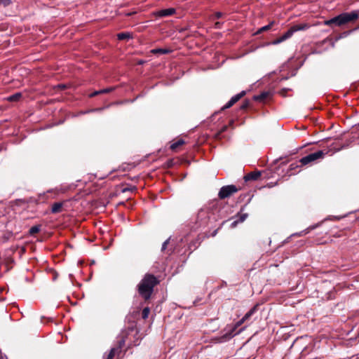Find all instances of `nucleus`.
<instances>
[{"label": "nucleus", "mask_w": 359, "mask_h": 359, "mask_svg": "<svg viewBox=\"0 0 359 359\" xmlns=\"http://www.w3.org/2000/svg\"><path fill=\"white\" fill-rule=\"evenodd\" d=\"M222 16H223V13H221V12H217V13H215V18H222Z\"/></svg>", "instance_id": "473e14b6"}, {"label": "nucleus", "mask_w": 359, "mask_h": 359, "mask_svg": "<svg viewBox=\"0 0 359 359\" xmlns=\"http://www.w3.org/2000/svg\"><path fill=\"white\" fill-rule=\"evenodd\" d=\"M274 24V22H271V23H269V25H265V26H263L258 31H257V33H262L264 31H267L269 29H271V27H272V25Z\"/></svg>", "instance_id": "412c9836"}, {"label": "nucleus", "mask_w": 359, "mask_h": 359, "mask_svg": "<svg viewBox=\"0 0 359 359\" xmlns=\"http://www.w3.org/2000/svg\"><path fill=\"white\" fill-rule=\"evenodd\" d=\"M114 89H115L114 87H110V88H104L102 90H100V94L108 93L112 92Z\"/></svg>", "instance_id": "a878e982"}, {"label": "nucleus", "mask_w": 359, "mask_h": 359, "mask_svg": "<svg viewBox=\"0 0 359 359\" xmlns=\"http://www.w3.org/2000/svg\"><path fill=\"white\" fill-rule=\"evenodd\" d=\"M220 25H221L220 22H216L215 25V28H219L220 27Z\"/></svg>", "instance_id": "c9c22d12"}, {"label": "nucleus", "mask_w": 359, "mask_h": 359, "mask_svg": "<svg viewBox=\"0 0 359 359\" xmlns=\"http://www.w3.org/2000/svg\"><path fill=\"white\" fill-rule=\"evenodd\" d=\"M258 305L254 306L249 311H248L245 316L238 320L235 325L230 328L229 330H226V332L221 336L220 337V341L224 342L229 340L232 337H233L235 335H236L237 333H233L234 330H236V328L239 326H241L243 323L245 322H247L250 320L252 316L257 312V311Z\"/></svg>", "instance_id": "f03ea898"}, {"label": "nucleus", "mask_w": 359, "mask_h": 359, "mask_svg": "<svg viewBox=\"0 0 359 359\" xmlns=\"http://www.w3.org/2000/svg\"><path fill=\"white\" fill-rule=\"evenodd\" d=\"M158 283L156 278L151 274H146L138 284V292L145 300L149 299L154 291V287Z\"/></svg>", "instance_id": "f257e3e1"}, {"label": "nucleus", "mask_w": 359, "mask_h": 359, "mask_svg": "<svg viewBox=\"0 0 359 359\" xmlns=\"http://www.w3.org/2000/svg\"><path fill=\"white\" fill-rule=\"evenodd\" d=\"M248 105V102H246L243 103V104L241 106V109H245V108H247Z\"/></svg>", "instance_id": "f704fd0d"}, {"label": "nucleus", "mask_w": 359, "mask_h": 359, "mask_svg": "<svg viewBox=\"0 0 359 359\" xmlns=\"http://www.w3.org/2000/svg\"><path fill=\"white\" fill-rule=\"evenodd\" d=\"M341 25H344L350 22L354 21L358 18V11H352L351 13H343L340 14Z\"/></svg>", "instance_id": "423d86ee"}, {"label": "nucleus", "mask_w": 359, "mask_h": 359, "mask_svg": "<svg viewBox=\"0 0 359 359\" xmlns=\"http://www.w3.org/2000/svg\"><path fill=\"white\" fill-rule=\"evenodd\" d=\"M184 144V141L182 139L180 140H178L177 141H176L175 142L172 143L170 146V148L172 149V150H175L178 147Z\"/></svg>", "instance_id": "a211bd4d"}, {"label": "nucleus", "mask_w": 359, "mask_h": 359, "mask_svg": "<svg viewBox=\"0 0 359 359\" xmlns=\"http://www.w3.org/2000/svg\"><path fill=\"white\" fill-rule=\"evenodd\" d=\"M234 104V102H233L231 100L222 107V109L230 108L231 106Z\"/></svg>", "instance_id": "bb28decb"}, {"label": "nucleus", "mask_w": 359, "mask_h": 359, "mask_svg": "<svg viewBox=\"0 0 359 359\" xmlns=\"http://www.w3.org/2000/svg\"><path fill=\"white\" fill-rule=\"evenodd\" d=\"M226 128H227V126H224V127L222 128V130H221L220 133H222V132L225 131V130H226Z\"/></svg>", "instance_id": "e433bc0d"}, {"label": "nucleus", "mask_w": 359, "mask_h": 359, "mask_svg": "<svg viewBox=\"0 0 359 359\" xmlns=\"http://www.w3.org/2000/svg\"><path fill=\"white\" fill-rule=\"evenodd\" d=\"M144 60H140V61L138 62V64H139V65H142V64H144Z\"/></svg>", "instance_id": "58836bf2"}, {"label": "nucleus", "mask_w": 359, "mask_h": 359, "mask_svg": "<svg viewBox=\"0 0 359 359\" xmlns=\"http://www.w3.org/2000/svg\"><path fill=\"white\" fill-rule=\"evenodd\" d=\"M294 34V32L290 27L285 33H284L282 36V40L285 41L288 39H290L292 35Z\"/></svg>", "instance_id": "f3484780"}, {"label": "nucleus", "mask_w": 359, "mask_h": 359, "mask_svg": "<svg viewBox=\"0 0 359 359\" xmlns=\"http://www.w3.org/2000/svg\"><path fill=\"white\" fill-rule=\"evenodd\" d=\"M283 41H283V40H282V38H281V36H280V37H279L278 39H276L275 41H273L272 42V44H273V45H276V44H278V43H282Z\"/></svg>", "instance_id": "7c9ffc66"}, {"label": "nucleus", "mask_w": 359, "mask_h": 359, "mask_svg": "<svg viewBox=\"0 0 359 359\" xmlns=\"http://www.w3.org/2000/svg\"><path fill=\"white\" fill-rule=\"evenodd\" d=\"M268 95V93H262L259 95L255 96V99L256 100H264Z\"/></svg>", "instance_id": "5701e85b"}, {"label": "nucleus", "mask_w": 359, "mask_h": 359, "mask_svg": "<svg viewBox=\"0 0 359 359\" xmlns=\"http://www.w3.org/2000/svg\"><path fill=\"white\" fill-rule=\"evenodd\" d=\"M334 218L335 219H337V220H339V219H341V217H334Z\"/></svg>", "instance_id": "ea45409f"}, {"label": "nucleus", "mask_w": 359, "mask_h": 359, "mask_svg": "<svg viewBox=\"0 0 359 359\" xmlns=\"http://www.w3.org/2000/svg\"><path fill=\"white\" fill-rule=\"evenodd\" d=\"M12 4V0H0V5L4 7L8 6Z\"/></svg>", "instance_id": "393cba45"}, {"label": "nucleus", "mask_w": 359, "mask_h": 359, "mask_svg": "<svg viewBox=\"0 0 359 359\" xmlns=\"http://www.w3.org/2000/svg\"><path fill=\"white\" fill-rule=\"evenodd\" d=\"M309 27V25L308 24H306V23L294 25L292 27H291V28H292V29L294 33L297 32V31L306 30Z\"/></svg>", "instance_id": "9b49d317"}, {"label": "nucleus", "mask_w": 359, "mask_h": 359, "mask_svg": "<svg viewBox=\"0 0 359 359\" xmlns=\"http://www.w3.org/2000/svg\"><path fill=\"white\" fill-rule=\"evenodd\" d=\"M324 156L325 153L320 150L302 157L299 160V163L302 164V165H306L316 161L318 159L323 158Z\"/></svg>", "instance_id": "7ed1b4c3"}, {"label": "nucleus", "mask_w": 359, "mask_h": 359, "mask_svg": "<svg viewBox=\"0 0 359 359\" xmlns=\"http://www.w3.org/2000/svg\"><path fill=\"white\" fill-rule=\"evenodd\" d=\"M320 224H315V225H312V226H310L309 228H307L306 229L298 233H296L295 235H297V236H302V235H305L306 233H308L311 230H313L315 229L316 228H317Z\"/></svg>", "instance_id": "4468645a"}, {"label": "nucleus", "mask_w": 359, "mask_h": 359, "mask_svg": "<svg viewBox=\"0 0 359 359\" xmlns=\"http://www.w3.org/2000/svg\"><path fill=\"white\" fill-rule=\"evenodd\" d=\"M62 207V203H55L53 204L51 208L52 213H57L61 211Z\"/></svg>", "instance_id": "f8f14e48"}, {"label": "nucleus", "mask_w": 359, "mask_h": 359, "mask_svg": "<svg viewBox=\"0 0 359 359\" xmlns=\"http://www.w3.org/2000/svg\"><path fill=\"white\" fill-rule=\"evenodd\" d=\"M97 95H100V90H96V91H94L93 93H91L89 96L90 97H95Z\"/></svg>", "instance_id": "2f4dec72"}, {"label": "nucleus", "mask_w": 359, "mask_h": 359, "mask_svg": "<svg viewBox=\"0 0 359 359\" xmlns=\"http://www.w3.org/2000/svg\"><path fill=\"white\" fill-rule=\"evenodd\" d=\"M176 12L175 8H165L161 9L158 11H156L154 14L158 18H164L172 15Z\"/></svg>", "instance_id": "0eeeda50"}, {"label": "nucleus", "mask_w": 359, "mask_h": 359, "mask_svg": "<svg viewBox=\"0 0 359 359\" xmlns=\"http://www.w3.org/2000/svg\"><path fill=\"white\" fill-rule=\"evenodd\" d=\"M242 330H243V328H241V330L236 332V330H234L233 333H237L236 334H239Z\"/></svg>", "instance_id": "4c0bfd02"}, {"label": "nucleus", "mask_w": 359, "mask_h": 359, "mask_svg": "<svg viewBox=\"0 0 359 359\" xmlns=\"http://www.w3.org/2000/svg\"><path fill=\"white\" fill-rule=\"evenodd\" d=\"M210 210L208 208H201L196 216V223L199 226H206L210 219Z\"/></svg>", "instance_id": "20e7f679"}, {"label": "nucleus", "mask_w": 359, "mask_h": 359, "mask_svg": "<svg viewBox=\"0 0 359 359\" xmlns=\"http://www.w3.org/2000/svg\"><path fill=\"white\" fill-rule=\"evenodd\" d=\"M238 189L235 185L224 186L220 189L218 196L219 198L224 199L236 193Z\"/></svg>", "instance_id": "39448f33"}, {"label": "nucleus", "mask_w": 359, "mask_h": 359, "mask_svg": "<svg viewBox=\"0 0 359 359\" xmlns=\"http://www.w3.org/2000/svg\"><path fill=\"white\" fill-rule=\"evenodd\" d=\"M170 52V50L169 49H166V48H155V49H152L151 50V53L153 54H156V53L166 54Z\"/></svg>", "instance_id": "dca6fc26"}, {"label": "nucleus", "mask_w": 359, "mask_h": 359, "mask_svg": "<svg viewBox=\"0 0 359 359\" xmlns=\"http://www.w3.org/2000/svg\"><path fill=\"white\" fill-rule=\"evenodd\" d=\"M21 95H22L20 93H17L15 94L11 95L10 97H8V100H9L11 102L17 101L20 99Z\"/></svg>", "instance_id": "aec40b11"}, {"label": "nucleus", "mask_w": 359, "mask_h": 359, "mask_svg": "<svg viewBox=\"0 0 359 359\" xmlns=\"http://www.w3.org/2000/svg\"><path fill=\"white\" fill-rule=\"evenodd\" d=\"M234 104V102H233L231 100L222 107V109L230 108L231 106Z\"/></svg>", "instance_id": "cd10ccee"}, {"label": "nucleus", "mask_w": 359, "mask_h": 359, "mask_svg": "<svg viewBox=\"0 0 359 359\" xmlns=\"http://www.w3.org/2000/svg\"><path fill=\"white\" fill-rule=\"evenodd\" d=\"M149 312H150V310L148 307H146L144 308L143 310H142V318H147L149 314Z\"/></svg>", "instance_id": "b1692460"}, {"label": "nucleus", "mask_w": 359, "mask_h": 359, "mask_svg": "<svg viewBox=\"0 0 359 359\" xmlns=\"http://www.w3.org/2000/svg\"><path fill=\"white\" fill-rule=\"evenodd\" d=\"M237 217H238V218L232 223L233 225H235L236 224H237L238 222H244L246 219V218L248 217V214L247 213H239V214H238Z\"/></svg>", "instance_id": "ddd939ff"}, {"label": "nucleus", "mask_w": 359, "mask_h": 359, "mask_svg": "<svg viewBox=\"0 0 359 359\" xmlns=\"http://www.w3.org/2000/svg\"><path fill=\"white\" fill-rule=\"evenodd\" d=\"M234 104V102H233L231 100L222 107V109L230 108L231 106Z\"/></svg>", "instance_id": "c85d7f7f"}, {"label": "nucleus", "mask_w": 359, "mask_h": 359, "mask_svg": "<svg viewBox=\"0 0 359 359\" xmlns=\"http://www.w3.org/2000/svg\"><path fill=\"white\" fill-rule=\"evenodd\" d=\"M102 108L94 109H92L90 111L82 112V114H86V113H88L89 111H102Z\"/></svg>", "instance_id": "72a5a7b5"}, {"label": "nucleus", "mask_w": 359, "mask_h": 359, "mask_svg": "<svg viewBox=\"0 0 359 359\" xmlns=\"http://www.w3.org/2000/svg\"><path fill=\"white\" fill-rule=\"evenodd\" d=\"M117 37L119 40H124L130 38V34L128 32H121L117 34Z\"/></svg>", "instance_id": "6ab92c4d"}, {"label": "nucleus", "mask_w": 359, "mask_h": 359, "mask_svg": "<svg viewBox=\"0 0 359 359\" xmlns=\"http://www.w3.org/2000/svg\"><path fill=\"white\" fill-rule=\"evenodd\" d=\"M40 231V226H33L29 229V233L30 234H34L38 233Z\"/></svg>", "instance_id": "4be33fe9"}, {"label": "nucleus", "mask_w": 359, "mask_h": 359, "mask_svg": "<svg viewBox=\"0 0 359 359\" xmlns=\"http://www.w3.org/2000/svg\"><path fill=\"white\" fill-rule=\"evenodd\" d=\"M340 15L335 16L330 20H325L324 24L325 25L331 26L332 25H335L337 26H341Z\"/></svg>", "instance_id": "1a4fd4ad"}, {"label": "nucleus", "mask_w": 359, "mask_h": 359, "mask_svg": "<svg viewBox=\"0 0 359 359\" xmlns=\"http://www.w3.org/2000/svg\"><path fill=\"white\" fill-rule=\"evenodd\" d=\"M261 176L260 171H255L248 173L244 177L245 181L257 180Z\"/></svg>", "instance_id": "9d476101"}, {"label": "nucleus", "mask_w": 359, "mask_h": 359, "mask_svg": "<svg viewBox=\"0 0 359 359\" xmlns=\"http://www.w3.org/2000/svg\"><path fill=\"white\" fill-rule=\"evenodd\" d=\"M169 241H170V238L163 242V243L162 245V248H161V251H164L166 249L167 245L169 243Z\"/></svg>", "instance_id": "c756f323"}, {"label": "nucleus", "mask_w": 359, "mask_h": 359, "mask_svg": "<svg viewBox=\"0 0 359 359\" xmlns=\"http://www.w3.org/2000/svg\"><path fill=\"white\" fill-rule=\"evenodd\" d=\"M245 90H243L241 91V93L235 95L234 96H233L230 100L234 102V104L236 102H237L242 97H243L245 95Z\"/></svg>", "instance_id": "2eb2a0df"}, {"label": "nucleus", "mask_w": 359, "mask_h": 359, "mask_svg": "<svg viewBox=\"0 0 359 359\" xmlns=\"http://www.w3.org/2000/svg\"><path fill=\"white\" fill-rule=\"evenodd\" d=\"M125 344V340L124 339H121L119 341H118V347H116V348H111L109 354L107 355V358L106 359H113L115 354L119 351V349L121 348V347L124 345Z\"/></svg>", "instance_id": "6e6552de"}]
</instances>
